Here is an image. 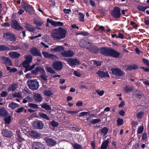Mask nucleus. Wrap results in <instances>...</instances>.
<instances>
[{"instance_id":"nucleus-63","label":"nucleus","mask_w":149,"mask_h":149,"mask_svg":"<svg viewBox=\"0 0 149 149\" xmlns=\"http://www.w3.org/2000/svg\"><path fill=\"white\" fill-rule=\"evenodd\" d=\"M96 92L100 96H102L104 93V91L103 90H101L100 91L99 90H96Z\"/></svg>"},{"instance_id":"nucleus-60","label":"nucleus","mask_w":149,"mask_h":149,"mask_svg":"<svg viewBox=\"0 0 149 149\" xmlns=\"http://www.w3.org/2000/svg\"><path fill=\"white\" fill-rule=\"evenodd\" d=\"M142 60L144 64L147 65H148L149 63V60L144 58H143Z\"/></svg>"},{"instance_id":"nucleus-43","label":"nucleus","mask_w":149,"mask_h":149,"mask_svg":"<svg viewBox=\"0 0 149 149\" xmlns=\"http://www.w3.org/2000/svg\"><path fill=\"white\" fill-rule=\"evenodd\" d=\"M117 125L120 126L124 123L123 120L121 118H119L117 120Z\"/></svg>"},{"instance_id":"nucleus-50","label":"nucleus","mask_w":149,"mask_h":149,"mask_svg":"<svg viewBox=\"0 0 149 149\" xmlns=\"http://www.w3.org/2000/svg\"><path fill=\"white\" fill-rule=\"evenodd\" d=\"M40 77L44 81H46L47 80V76L46 75V73L45 72V73H42L40 76Z\"/></svg>"},{"instance_id":"nucleus-20","label":"nucleus","mask_w":149,"mask_h":149,"mask_svg":"<svg viewBox=\"0 0 149 149\" xmlns=\"http://www.w3.org/2000/svg\"><path fill=\"white\" fill-rule=\"evenodd\" d=\"M1 134L5 137L10 138L13 135L11 131L6 129H3L1 132Z\"/></svg>"},{"instance_id":"nucleus-12","label":"nucleus","mask_w":149,"mask_h":149,"mask_svg":"<svg viewBox=\"0 0 149 149\" xmlns=\"http://www.w3.org/2000/svg\"><path fill=\"white\" fill-rule=\"evenodd\" d=\"M39 72L40 74H42L43 73H45V70L44 68L40 66H36L35 69L32 70L31 71V74H33L36 75L38 74V72Z\"/></svg>"},{"instance_id":"nucleus-8","label":"nucleus","mask_w":149,"mask_h":149,"mask_svg":"<svg viewBox=\"0 0 149 149\" xmlns=\"http://www.w3.org/2000/svg\"><path fill=\"white\" fill-rule=\"evenodd\" d=\"M52 66L56 70H61L63 67L62 62L59 61L54 62L52 64Z\"/></svg>"},{"instance_id":"nucleus-3","label":"nucleus","mask_w":149,"mask_h":149,"mask_svg":"<svg viewBox=\"0 0 149 149\" xmlns=\"http://www.w3.org/2000/svg\"><path fill=\"white\" fill-rule=\"evenodd\" d=\"M27 83L29 87L33 90H37L39 87V83L36 79L28 80Z\"/></svg>"},{"instance_id":"nucleus-53","label":"nucleus","mask_w":149,"mask_h":149,"mask_svg":"<svg viewBox=\"0 0 149 149\" xmlns=\"http://www.w3.org/2000/svg\"><path fill=\"white\" fill-rule=\"evenodd\" d=\"M89 33L87 31H83L79 33L78 35H81L83 36H89Z\"/></svg>"},{"instance_id":"nucleus-37","label":"nucleus","mask_w":149,"mask_h":149,"mask_svg":"<svg viewBox=\"0 0 149 149\" xmlns=\"http://www.w3.org/2000/svg\"><path fill=\"white\" fill-rule=\"evenodd\" d=\"M86 40H83L81 41L79 43V45L80 46L83 48H86Z\"/></svg>"},{"instance_id":"nucleus-42","label":"nucleus","mask_w":149,"mask_h":149,"mask_svg":"<svg viewBox=\"0 0 149 149\" xmlns=\"http://www.w3.org/2000/svg\"><path fill=\"white\" fill-rule=\"evenodd\" d=\"M78 15L79 16V20L81 22L84 21V15L83 13L79 12L78 13Z\"/></svg>"},{"instance_id":"nucleus-2","label":"nucleus","mask_w":149,"mask_h":149,"mask_svg":"<svg viewBox=\"0 0 149 149\" xmlns=\"http://www.w3.org/2000/svg\"><path fill=\"white\" fill-rule=\"evenodd\" d=\"M66 34V30L63 28L59 27L52 30L51 35L54 39L59 40L65 38Z\"/></svg>"},{"instance_id":"nucleus-55","label":"nucleus","mask_w":149,"mask_h":149,"mask_svg":"<svg viewBox=\"0 0 149 149\" xmlns=\"http://www.w3.org/2000/svg\"><path fill=\"white\" fill-rule=\"evenodd\" d=\"M8 95V93L6 91H2L0 94V96L1 97H5Z\"/></svg>"},{"instance_id":"nucleus-59","label":"nucleus","mask_w":149,"mask_h":149,"mask_svg":"<svg viewBox=\"0 0 149 149\" xmlns=\"http://www.w3.org/2000/svg\"><path fill=\"white\" fill-rule=\"evenodd\" d=\"M86 46L87 47H86V48L89 50V49H90V48L92 47V44L90 42L87 41Z\"/></svg>"},{"instance_id":"nucleus-16","label":"nucleus","mask_w":149,"mask_h":149,"mask_svg":"<svg viewBox=\"0 0 149 149\" xmlns=\"http://www.w3.org/2000/svg\"><path fill=\"white\" fill-rule=\"evenodd\" d=\"M42 54L45 58H49L52 60L56 59L58 58L56 56L51 54H49L47 52H42Z\"/></svg>"},{"instance_id":"nucleus-40","label":"nucleus","mask_w":149,"mask_h":149,"mask_svg":"<svg viewBox=\"0 0 149 149\" xmlns=\"http://www.w3.org/2000/svg\"><path fill=\"white\" fill-rule=\"evenodd\" d=\"M141 139L142 140L146 142L148 141V138L147 136L146 132H144L142 134Z\"/></svg>"},{"instance_id":"nucleus-26","label":"nucleus","mask_w":149,"mask_h":149,"mask_svg":"<svg viewBox=\"0 0 149 149\" xmlns=\"http://www.w3.org/2000/svg\"><path fill=\"white\" fill-rule=\"evenodd\" d=\"M64 48L62 46H57L54 48H51V51L54 52H59L64 50Z\"/></svg>"},{"instance_id":"nucleus-49","label":"nucleus","mask_w":149,"mask_h":149,"mask_svg":"<svg viewBox=\"0 0 149 149\" xmlns=\"http://www.w3.org/2000/svg\"><path fill=\"white\" fill-rule=\"evenodd\" d=\"M28 106L30 108H32L34 109L36 108L38 109H39L38 105L35 104H33V103H29Z\"/></svg>"},{"instance_id":"nucleus-5","label":"nucleus","mask_w":149,"mask_h":149,"mask_svg":"<svg viewBox=\"0 0 149 149\" xmlns=\"http://www.w3.org/2000/svg\"><path fill=\"white\" fill-rule=\"evenodd\" d=\"M10 26L12 28L17 30L23 29L16 19H12L11 21Z\"/></svg>"},{"instance_id":"nucleus-6","label":"nucleus","mask_w":149,"mask_h":149,"mask_svg":"<svg viewBox=\"0 0 149 149\" xmlns=\"http://www.w3.org/2000/svg\"><path fill=\"white\" fill-rule=\"evenodd\" d=\"M111 71L112 74L116 77H121L124 74V71H122L121 69L118 68H112Z\"/></svg>"},{"instance_id":"nucleus-31","label":"nucleus","mask_w":149,"mask_h":149,"mask_svg":"<svg viewBox=\"0 0 149 149\" xmlns=\"http://www.w3.org/2000/svg\"><path fill=\"white\" fill-rule=\"evenodd\" d=\"M109 128L106 127H103L100 130L101 133L104 136L106 135L107 134Z\"/></svg>"},{"instance_id":"nucleus-57","label":"nucleus","mask_w":149,"mask_h":149,"mask_svg":"<svg viewBox=\"0 0 149 149\" xmlns=\"http://www.w3.org/2000/svg\"><path fill=\"white\" fill-rule=\"evenodd\" d=\"M143 112H138L136 114V116L138 118H142V116H143Z\"/></svg>"},{"instance_id":"nucleus-46","label":"nucleus","mask_w":149,"mask_h":149,"mask_svg":"<svg viewBox=\"0 0 149 149\" xmlns=\"http://www.w3.org/2000/svg\"><path fill=\"white\" fill-rule=\"evenodd\" d=\"M11 120V116H9L7 117H5L4 119V121L5 123L7 124H9Z\"/></svg>"},{"instance_id":"nucleus-32","label":"nucleus","mask_w":149,"mask_h":149,"mask_svg":"<svg viewBox=\"0 0 149 149\" xmlns=\"http://www.w3.org/2000/svg\"><path fill=\"white\" fill-rule=\"evenodd\" d=\"M39 115L40 117L44 119L47 120H49L50 119V118L46 114L43 113V112H39Z\"/></svg>"},{"instance_id":"nucleus-17","label":"nucleus","mask_w":149,"mask_h":149,"mask_svg":"<svg viewBox=\"0 0 149 149\" xmlns=\"http://www.w3.org/2000/svg\"><path fill=\"white\" fill-rule=\"evenodd\" d=\"M1 58L4 61L6 66V65L9 66L13 65L12 62L9 58L4 56H2L1 57Z\"/></svg>"},{"instance_id":"nucleus-28","label":"nucleus","mask_w":149,"mask_h":149,"mask_svg":"<svg viewBox=\"0 0 149 149\" xmlns=\"http://www.w3.org/2000/svg\"><path fill=\"white\" fill-rule=\"evenodd\" d=\"M7 111L4 108L0 109V116L6 117L7 115Z\"/></svg>"},{"instance_id":"nucleus-23","label":"nucleus","mask_w":149,"mask_h":149,"mask_svg":"<svg viewBox=\"0 0 149 149\" xmlns=\"http://www.w3.org/2000/svg\"><path fill=\"white\" fill-rule=\"evenodd\" d=\"M96 73L101 78H103L106 77H110L107 72H105L103 71L99 70Z\"/></svg>"},{"instance_id":"nucleus-11","label":"nucleus","mask_w":149,"mask_h":149,"mask_svg":"<svg viewBox=\"0 0 149 149\" xmlns=\"http://www.w3.org/2000/svg\"><path fill=\"white\" fill-rule=\"evenodd\" d=\"M47 22L50 23L54 27L63 26L64 25L63 23L61 22L54 21L53 20L50 19L49 18L47 19Z\"/></svg>"},{"instance_id":"nucleus-51","label":"nucleus","mask_w":149,"mask_h":149,"mask_svg":"<svg viewBox=\"0 0 149 149\" xmlns=\"http://www.w3.org/2000/svg\"><path fill=\"white\" fill-rule=\"evenodd\" d=\"M144 130V127L143 125L140 126L137 130V133L141 134L143 132Z\"/></svg>"},{"instance_id":"nucleus-58","label":"nucleus","mask_w":149,"mask_h":149,"mask_svg":"<svg viewBox=\"0 0 149 149\" xmlns=\"http://www.w3.org/2000/svg\"><path fill=\"white\" fill-rule=\"evenodd\" d=\"M130 24L134 28L137 29L138 26L135 22L134 21H131L130 22Z\"/></svg>"},{"instance_id":"nucleus-15","label":"nucleus","mask_w":149,"mask_h":149,"mask_svg":"<svg viewBox=\"0 0 149 149\" xmlns=\"http://www.w3.org/2000/svg\"><path fill=\"white\" fill-rule=\"evenodd\" d=\"M30 52L31 54L34 56H39L42 57V55L40 51L36 48L33 47L30 50Z\"/></svg>"},{"instance_id":"nucleus-22","label":"nucleus","mask_w":149,"mask_h":149,"mask_svg":"<svg viewBox=\"0 0 149 149\" xmlns=\"http://www.w3.org/2000/svg\"><path fill=\"white\" fill-rule=\"evenodd\" d=\"M33 96L34 99L37 102H41L43 99V98L41 95L38 93H34Z\"/></svg>"},{"instance_id":"nucleus-39","label":"nucleus","mask_w":149,"mask_h":149,"mask_svg":"<svg viewBox=\"0 0 149 149\" xmlns=\"http://www.w3.org/2000/svg\"><path fill=\"white\" fill-rule=\"evenodd\" d=\"M25 59L24 61L30 63L32 62L33 57L31 55H29L25 57Z\"/></svg>"},{"instance_id":"nucleus-14","label":"nucleus","mask_w":149,"mask_h":149,"mask_svg":"<svg viewBox=\"0 0 149 149\" xmlns=\"http://www.w3.org/2000/svg\"><path fill=\"white\" fill-rule=\"evenodd\" d=\"M65 59L71 66L75 65H79L80 64L79 61L77 59H73L71 58H70Z\"/></svg>"},{"instance_id":"nucleus-35","label":"nucleus","mask_w":149,"mask_h":149,"mask_svg":"<svg viewBox=\"0 0 149 149\" xmlns=\"http://www.w3.org/2000/svg\"><path fill=\"white\" fill-rule=\"evenodd\" d=\"M33 23L35 25L38 26H41L43 24V22L42 21H40L38 20H34Z\"/></svg>"},{"instance_id":"nucleus-44","label":"nucleus","mask_w":149,"mask_h":149,"mask_svg":"<svg viewBox=\"0 0 149 149\" xmlns=\"http://www.w3.org/2000/svg\"><path fill=\"white\" fill-rule=\"evenodd\" d=\"M10 48L3 45H0V51H6L9 50Z\"/></svg>"},{"instance_id":"nucleus-27","label":"nucleus","mask_w":149,"mask_h":149,"mask_svg":"<svg viewBox=\"0 0 149 149\" xmlns=\"http://www.w3.org/2000/svg\"><path fill=\"white\" fill-rule=\"evenodd\" d=\"M24 27L27 30V31L30 32H33L34 31L35 29L32 25L29 24H25Z\"/></svg>"},{"instance_id":"nucleus-48","label":"nucleus","mask_w":149,"mask_h":149,"mask_svg":"<svg viewBox=\"0 0 149 149\" xmlns=\"http://www.w3.org/2000/svg\"><path fill=\"white\" fill-rule=\"evenodd\" d=\"M101 121V120L99 118H96L93 119L92 120L90 121V123H91V124L93 125V124L97 123H99Z\"/></svg>"},{"instance_id":"nucleus-9","label":"nucleus","mask_w":149,"mask_h":149,"mask_svg":"<svg viewBox=\"0 0 149 149\" xmlns=\"http://www.w3.org/2000/svg\"><path fill=\"white\" fill-rule=\"evenodd\" d=\"M23 8L26 12L32 11L33 10V8L30 4L26 3L24 0H22V2Z\"/></svg>"},{"instance_id":"nucleus-25","label":"nucleus","mask_w":149,"mask_h":149,"mask_svg":"<svg viewBox=\"0 0 149 149\" xmlns=\"http://www.w3.org/2000/svg\"><path fill=\"white\" fill-rule=\"evenodd\" d=\"M109 141L108 139L106 140H104L101 144L100 149H107L109 146Z\"/></svg>"},{"instance_id":"nucleus-36","label":"nucleus","mask_w":149,"mask_h":149,"mask_svg":"<svg viewBox=\"0 0 149 149\" xmlns=\"http://www.w3.org/2000/svg\"><path fill=\"white\" fill-rule=\"evenodd\" d=\"M72 147L74 149H82L81 146L77 143L72 144Z\"/></svg>"},{"instance_id":"nucleus-61","label":"nucleus","mask_w":149,"mask_h":149,"mask_svg":"<svg viewBox=\"0 0 149 149\" xmlns=\"http://www.w3.org/2000/svg\"><path fill=\"white\" fill-rule=\"evenodd\" d=\"M88 113V112H81L79 114V117H82L84 116Z\"/></svg>"},{"instance_id":"nucleus-54","label":"nucleus","mask_w":149,"mask_h":149,"mask_svg":"<svg viewBox=\"0 0 149 149\" xmlns=\"http://www.w3.org/2000/svg\"><path fill=\"white\" fill-rule=\"evenodd\" d=\"M13 96L15 97L21 98L22 97L21 95L19 93H15L13 95Z\"/></svg>"},{"instance_id":"nucleus-38","label":"nucleus","mask_w":149,"mask_h":149,"mask_svg":"<svg viewBox=\"0 0 149 149\" xmlns=\"http://www.w3.org/2000/svg\"><path fill=\"white\" fill-rule=\"evenodd\" d=\"M17 84L15 83H14L10 86L8 88V91H15L16 88Z\"/></svg>"},{"instance_id":"nucleus-18","label":"nucleus","mask_w":149,"mask_h":149,"mask_svg":"<svg viewBox=\"0 0 149 149\" xmlns=\"http://www.w3.org/2000/svg\"><path fill=\"white\" fill-rule=\"evenodd\" d=\"M28 133L30 136L35 139H39L41 137V134L35 131H29Z\"/></svg>"},{"instance_id":"nucleus-30","label":"nucleus","mask_w":149,"mask_h":149,"mask_svg":"<svg viewBox=\"0 0 149 149\" xmlns=\"http://www.w3.org/2000/svg\"><path fill=\"white\" fill-rule=\"evenodd\" d=\"M52 91L50 90H45L44 91V95L47 96H50L53 95Z\"/></svg>"},{"instance_id":"nucleus-47","label":"nucleus","mask_w":149,"mask_h":149,"mask_svg":"<svg viewBox=\"0 0 149 149\" xmlns=\"http://www.w3.org/2000/svg\"><path fill=\"white\" fill-rule=\"evenodd\" d=\"M50 124L54 127H57L59 125V124L57 122L54 120H52L50 122Z\"/></svg>"},{"instance_id":"nucleus-1","label":"nucleus","mask_w":149,"mask_h":149,"mask_svg":"<svg viewBox=\"0 0 149 149\" xmlns=\"http://www.w3.org/2000/svg\"><path fill=\"white\" fill-rule=\"evenodd\" d=\"M89 50L94 54H98L100 51V53L103 55L111 56L114 58H118L120 55L119 52L109 47H103L99 49L98 47L93 46Z\"/></svg>"},{"instance_id":"nucleus-64","label":"nucleus","mask_w":149,"mask_h":149,"mask_svg":"<svg viewBox=\"0 0 149 149\" xmlns=\"http://www.w3.org/2000/svg\"><path fill=\"white\" fill-rule=\"evenodd\" d=\"M63 12L65 14H69L71 12V10L70 9H63Z\"/></svg>"},{"instance_id":"nucleus-62","label":"nucleus","mask_w":149,"mask_h":149,"mask_svg":"<svg viewBox=\"0 0 149 149\" xmlns=\"http://www.w3.org/2000/svg\"><path fill=\"white\" fill-rule=\"evenodd\" d=\"M10 48L9 50H17L19 49V47L17 46H14L11 45L10 46Z\"/></svg>"},{"instance_id":"nucleus-7","label":"nucleus","mask_w":149,"mask_h":149,"mask_svg":"<svg viewBox=\"0 0 149 149\" xmlns=\"http://www.w3.org/2000/svg\"><path fill=\"white\" fill-rule=\"evenodd\" d=\"M3 37L7 40L10 41H15L16 40V37L14 34L6 32L3 34Z\"/></svg>"},{"instance_id":"nucleus-56","label":"nucleus","mask_w":149,"mask_h":149,"mask_svg":"<svg viewBox=\"0 0 149 149\" xmlns=\"http://www.w3.org/2000/svg\"><path fill=\"white\" fill-rule=\"evenodd\" d=\"M29 63L26 61H24L22 63V64L23 66V67L25 68H27V66H29L30 65Z\"/></svg>"},{"instance_id":"nucleus-45","label":"nucleus","mask_w":149,"mask_h":149,"mask_svg":"<svg viewBox=\"0 0 149 149\" xmlns=\"http://www.w3.org/2000/svg\"><path fill=\"white\" fill-rule=\"evenodd\" d=\"M137 8L139 10L144 11L147 9L148 7L146 6H143L141 5H138L137 6Z\"/></svg>"},{"instance_id":"nucleus-34","label":"nucleus","mask_w":149,"mask_h":149,"mask_svg":"<svg viewBox=\"0 0 149 149\" xmlns=\"http://www.w3.org/2000/svg\"><path fill=\"white\" fill-rule=\"evenodd\" d=\"M124 88L125 92L126 93H128V92L133 90V88L131 86H127L124 87Z\"/></svg>"},{"instance_id":"nucleus-24","label":"nucleus","mask_w":149,"mask_h":149,"mask_svg":"<svg viewBox=\"0 0 149 149\" xmlns=\"http://www.w3.org/2000/svg\"><path fill=\"white\" fill-rule=\"evenodd\" d=\"M9 55L12 58H18L21 56L19 53L15 52H12L9 53Z\"/></svg>"},{"instance_id":"nucleus-41","label":"nucleus","mask_w":149,"mask_h":149,"mask_svg":"<svg viewBox=\"0 0 149 149\" xmlns=\"http://www.w3.org/2000/svg\"><path fill=\"white\" fill-rule=\"evenodd\" d=\"M46 70L50 74H55V71L51 67H47L45 68Z\"/></svg>"},{"instance_id":"nucleus-21","label":"nucleus","mask_w":149,"mask_h":149,"mask_svg":"<svg viewBox=\"0 0 149 149\" xmlns=\"http://www.w3.org/2000/svg\"><path fill=\"white\" fill-rule=\"evenodd\" d=\"M61 54L65 57H71L73 56L74 53L72 50H69L61 52Z\"/></svg>"},{"instance_id":"nucleus-19","label":"nucleus","mask_w":149,"mask_h":149,"mask_svg":"<svg viewBox=\"0 0 149 149\" xmlns=\"http://www.w3.org/2000/svg\"><path fill=\"white\" fill-rule=\"evenodd\" d=\"M33 149H45L44 144L40 142H34L33 144Z\"/></svg>"},{"instance_id":"nucleus-29","label":"nucleus","mask_w":149,"mask_h":149,"mask_svg":"<svg viewBox=\"0 0 149 149\" xmlns=\"http://www.w3.org/2000/svg\"><path fill=\"white\" fill-rule=\"evenodd\" d=\"M42 108L45 109L46 110H51L52 107L50 105L48 104L46 102H44L42 103V104L40 105Z\"/></svg>"},{"instance_id":"nucleus-4","label":"nucleus","mask_w":149,"mask_h":149,"mask_svg":"<svg viewBox=\"0 0 149 149\" xmlns=\"http://www.w3.org/2000/svg\"><path fill=\"white\" fill-rule=\"evenodd\" d=\"M111 15L116 19H118L121 17V10L120 8L118 7H115L113 8V9L111 11Z\"/></svg>"},{"instance_id":"nucleus-13","label":"nucleus","mask_w":149,"mask_h":149,"mask_svg":"<svg viewBox=\"0 0 149 149\" xmlns=\"http://www.w3.org/2000/svg\"><path fill=\"white\" fill-rule=\"evenodd\" d=\"M44 140L48 146L52 147L55 146L56 144V141L51 138L46 137L45 138Z\"/></svg>"},{"instance_id":"nucleus-52","label":"nucleus","mask_w":149,"mask_h":149,"mask_svg":"<svg viewBox=\"0 0 149 149\" xmlns=\"http://www.w3.org/2000/svg\"><path fill=\"white\" fill-rule=\"evenodd\" d=\"M131 125L133 128H135L138 125V122L136 121H132L131 122Z\"/></svg>"},{"instance_id":"nucleus-33","label":"nucleus","mask_w":149,"mask_h":149,"mask_svg":"<svg viewBox=\"0 0 149 149\" xmlns=\"http://www.w3.org/2000/svg\"><path fill=\"white\" fill-rule=\"evenodd\" d=\"M19 105L18 104H17V103H15V102L10 103L8 105V107L11 108L12 109H13L15 108L19 107Z\"/></svg>"},{"instance_id":"nucleus-10","label":"nucleus","mask_w":149,"mask_h":149,"mask_svg":"<svg viewBox=\"0 0 149 149\" xmlns=\"http://www.w3.org/2000/svg\"><path fill=\"white\" fill-rule=\"evenodd\" d=\"M33 125L34 129L41 130L43 128L44 125L42 121L40 120H36L33 122Z\"/></svg>"}]
</instances>
